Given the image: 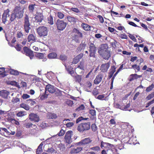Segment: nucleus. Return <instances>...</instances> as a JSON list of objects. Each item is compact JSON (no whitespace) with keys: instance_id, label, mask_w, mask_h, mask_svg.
<instances>
[{"instance_id":"obj_31","label":"nucleus","mask_w":154,"mask_h":154,"mask_svg":"<svg viewBox=\"0 0 154 154\" xmlns=\"http://www.w3.org/2000/svg\"><path fill=\"white\" fill-rule=\"evenodd\" d=\"M75 82L80 83L82 81V76L81 75H77L75 76Z\"/></svg>"},{"instance_id":"obj_46","label":"nucleus","mask_w":154,"mask_h":154,"mask_svg":"<svg viewBox=\"0 0 154 154\" xmlns=\"http://www.w3.org/2000/svg\"><path fill=\"white\" fill-rule=\"evenodd\" d=\"M59 59L62 60H65L67 59V57L64 54L61 55Z\"/></svg>"},{"instance_id":"obj_22","label":"nucleus","mask_w":154,"mask_h":154,"mask_svg":"<svg viewBox=\"0 0 154 154\" xmlns=\"http://www.w3.org/2000/svg\"><path fill=\"white\" fill-rule=\"evenodd\" d=\"M35 18L37 22H41L43 20V16L42 14L39 13L36 15Z\"/></svg>"},{"instance_id":"obj_32","label":"nucleus","mask_w":154,"mask_h":154,"mask_svg":"<svg viewBox=\"0 0 154 154\" xmlns=\"http://www.w3.org/2000/svg\"><path fill=\"white\" fill-rule=\"evenodd\" d=\"M62 91L58 89H55L54 92L55 94L57 96H61L62 95Z\"/></svg>"},{"instance_id":"obj_2","label":"nucleus","mask_w":154,"mask_h":154,"mask_svg":"<svg viewBox=\"0 0 154 154\" xmlns=\"http://www.w3.org/2000/svg\"><path fill=\"white\" fill-rule=\"evenodd\" d=\"M108 48L106 44H103L98 51L100 55L105 60H108L111 56L110 51L108 50Z\"/></svg>"},{"instance_id":"obj_12","label":"nucleus","mask_w":154,"mask_h":154,"mask_svg":"<svg viewBox=\"0 0 154 154\" xmlns=\"http://www.w3.org/2000/svg\"><path fill=\"white\" fill-rule=\"evenodd\" d=\"M92 140L89 138H86L81 140L79 143V144L80 146H82L91 143Z\"/></svg>"},{"instance_id":"obj_45","label":"nucleus","mask_w":154,"mask_h":154,"mask_svg":"<svg viewBox=\"0 0 154 154\" xmlns=\"http://www.w3.org/2000/svg\"><path fill=\"white\" fill-rule=\"evenodd\" d=\"M102 154H112L113 152H112V153L110 151H109V149L107 150V151H106L105 150H103L101 152Z\"/></svg>"},{"instance_id":"obj_41","label":"nucleus","mask_w":154,"mask_h":154,"mask_svg":"<svg viewBox=\"0 0 154 154\" xmlns=\"http://www.w3.org/2000/svg\"><path fill=\"white\" fill-rule=\"evenodd\" d=\"M49 115V118L50 119H55L57 118L56 115L54 113H50Z\"/></svg>"},{"instance_id":"obj_9","label":"nucleus","mask_w":154,"mask_h":154,"mask_svg":"<svg viewBox=\"0 0 154 154\" xmlns=\"http://www.w3.org/2000/svg\"><path fill=\"white\" fill-rule=\"evenodd\" d=\"M29 119L31 121L38 122L40 120L39 116L36 114L31 113L29 115Z\"/></svg>"},{"instance_id":"obj_35","label":"nucleus","mask_w":154,"mask_h":154,"mask_svg":"<svg viewBox=\"0 0 154 154\" xmlns=\"http://www.w3.org/2000/svg\"><path fill=\"white\" fill-rule=\"evenodd\" d=\"M48 20L49 24L51 25H53L54 24L53 17L51 16H50L48 17Z\"/></svg>"},{"instance_id":"obj_17","label":"nucleus","mask_w":154,"mask_h":154,"mask_svg":"<svg viewBox=\"0 0 154 154\" xmlns=\"http://www.w3.org/2000/svg\"><path fill=\"white\" fill-rule=\"evenodd\" d=\"M109 66V64L108 63L103 64L101 66L100 70L103 72H106L107 71Z\"/></svg>"},{"instance_id":"obj_26","label":"nucleus","mask_w":154,"mask_h":154,"mask_svg":"<svg viewBox=\"0 0 154 154\" xmlns=\"http://www.w3.org/2000/svg\"><path fill=\"white\" fill-rule=\"evenodd\" d=\"M66 18L68 20L70 23H75L77 20V19L72 16H68L66 17Z\"/></svg>"},{"instance_id":"obj_30","label":"nucleus","mask_w":154,"mask_h":154,"mask_svg":"<svg viewBox=\"0 0 154 154\" xmlns=\"http://www.w3.org/2000/svg\"><path fill=\"white\" fill-rule=\"evenodd\" d=\"M89 51H97L96 47L94 44L91 43L89 46Z\"/></svg>"},{"instance_id":"obj_37","label":"nucleus","mask_w":154,"mask_h":154,"mask_svg":"<svg viewBox=\"0 0 154 154\" xmlns=\"http://www.w3.org/2000/svg\"><path fill=\"white\" fill-rule=\"evenodd\" d=\"M26 114L25 111H20L17 113L16 115L18 117H21L25 115Z\"/></svg>"},{"instance_id":"obj_19","label":"nucleus","mask_w":154,"mask_h":154,"mask_svg":"<svg viewBox=\"0 0 154 154\" xmlns=\"http://www.w3.org/2000/svg\"><path fill=\"white\" fill-rule=\"evenodd\" d=\"M9 94V92L5 90H3L0 91V95L3 98L7 99Z\"/></svg>"},{"instance_id":"obj_64","label":"nucleus","mask_w":154,"mask_h":154,"mask_svg":"<svg viewBox=\"0 0 154 154\" xmlns=\"http://www.w3.org/2000/svg\"><path fill=\"white\" fill-rule=\"evenodd\" d=\"M71 10L72 11L77 13H78L79 12V10L76 8H71Z\"/></svg>"},{"instance_id":"obj_23","label":"nucleus","mask_w":154,"mask_h":154,"mask_svg":"<svg viewBox=\"0 0 154 154\" xmlns=\"http://www.w3.org/2000/svg\"><path fill=\"white\" fill-rule=\"evenodd\" d=\"M9 72L12 75H17L19 74V73H21L25 75H27L26 73H25L21 72H19L17 70H15L14 69H11L9 70Z\"/></svg>"},{"instance_id":"obj_5","label":"nucleus","mask_w":154,"mask_h":154,"mask_svg":"<svg viewBox=\"0 0 154 154\" xmlns=\"http://www.w3.org/2000/svg\"><path fill=\"white\" fill-rule=\"evenodd\" d=\"M37 32L40 37H44L48 35V30L47 28L44 26H40L37 29Z\"/></svg>"},{"instance_id":"obj_7","label":"nucleus","mask_w":154,"mask_h":154,"mask_svg":"<svg viewBox=\"0 0 154 154\" xmlns=\"http://www.w3.org/2000/svg\"><path fill=\"white\" fill-rule=\"evenodd\" d=\"M10 10L8 9L5 10L2 15V23L5 24L8 21L10 15L9 14Z\"/></svg>"},{"instance_id":"obj_48","label":"nucleus","mask_w":154,"mask_h":154,"mask_svg":"<svg viewBox=\"0 0 154 154\" xmlns=\"http://www.w3.org/2000/svg\"><path fill=\"white\" fill-rule=\"evenodd\" d=\"M132 67L134 69H136L138 71H139L140 70V66H138L136 64L133 65Z\"/></svg>"},{"instance_id":"obj_53","label":"nucleus","mask_w":154,"mask_h":154,"mask_svg":"<svg viewBox=\"0 0 154 154\" xmlns=\"http://www.w3.org/2000/svg\"><path fill=\"white\" fill-rule=\"evenodd\" d=\"M24 125L26 128H30L33 125V124L31 122H29L25 124Z\"/></svg>"},{"instance_id":"obj_59","label":"nucleus","mask_w":154,"mask_h":154,"mask_svg":"<svg viewBox=\"0 0 154 154\" xmlns=\"http://www.w3.org/2000/svg\"><path fill=\"white\" fill-rule=\"evenodd\" d=\"M30 97V96L29 95L26 94H23L22 96L23 98L24 99H27L29 98Z\"/></svg>"},{"instance_id":"obj_36","label":"nucleus","mask_w":154,"mask_h":154,"mask_svg":"<svg viewBox=\"0 0 154 154\" xmlns=\"http://www.w3.org/2000/svg\"><path fill=\"white\" fill-rule=\"evenodd\" d=\"M154 88V85L152 84L151 85H149L148 87L146 88V91L147 92H149L151 91Z\"/></svg>"},{"instance_id":"obj_33","label":"nucleus","mask_w":154,"mask_h":154,"mask_svg":"<svg viewBox=\"0 0 154 154\" xmlns=\"http://www.w3.org/2000/svg\"><path fill=\"white\" fill-rule=\"evenodd\" d=\"M35 5L31 4L29 5L28 7L29 10L30 12L32 13L34 11L35 6Z\"/></svg>"},{"instance_id":"obj_43","label":"nucleus","mask_w":154,"mask_h":154,"mask_svg":"<svg viewBox=\"0 0 154 154\" xmlns=\"http://www.w3.org/2000/svg\"><path fill=\"white\" fill-rule=\"evenodd\" d=\"M66 103L69 106H72L73 104V101L69 100H67L66 101Z\"/></svg>"},{"instance_id":"obj_4","label":"nucleus","mask_w":154,"mask_h":154,"mask_svg":"<svg viewBox=\"0 0 154 154\" xmlns=\"http://www.w3.org/2000/svg\"><path fill=\"white\" fill-rule=\"evenodd\" d=\"M24 19L23 27L24 31L26 32L29 33L31 29L29 17L26 14Z\"/></svg>"},{"instance_id":"obj_56","label":"nucleus","mask_w":154,"mask_h":154,"mask_svg":"<svg viewBox=\"0 0 154 154\" xmlns=\"http://www.w3.org/2000/svg\"><path fill=\"white\" fill-rule=\"evenodd\" d=\"M75 29V30H76V31H75L76 33L78 35H77V36H78V37H79L82 38V33H81V32H80L79 30H77V29Z\"/></svg>"},{"instance_id":"obj_1","label":"nucleus","mask_w":154,"mask_h":154,"mask_svg":"<svg viewBox=\"0 0 154 154\" xmlns=\"http://www.w3.org/2000/svg\"><path fill=\"white\" fill-rule=\"evenodd\" d=\"M24 9L20 6L16 7L13 12L11 15L10 20L11 22L13 21L16 18L20 19L22 17L24 13Z\"/></svg>"},{"instance_id":"obj_21","label":"nucleus","mask_w":154,"mask_h":154,"mask_svg":"<svg viewBox=\"0 0 154 154\" xmlns=\"http://www.w3.org/2000/svg\"><path fill=\"white\" fill-rule=\"evenodd\" d=\"M82 149V147H78L72 148L70 151L71 153H77L80 152Z\"/></svg>"},{"instance_id":"obj_55","label":"nucleus","mask_w":154,"mask_h":154,"mask_svg":"<svg viewBox=\"0 0 154 154\" xmlns=\"http://www.w3.org/2000/svg\"><path fill=\"white\" fill-rule=\"evenodd\" d=\"M89 112L92 116L96 115V111L95 110L90 109L89 110Z\"/></svg>"},{"instance_id":"obj_28","label":"nucleus","mask_w":154,"mask_h":154,"mask_svg":"<svg viewBox=\"0 0 154 154\" xmlns=\"http://www.w3.org/2000/svg\"><path fill=\"white\" fill-rule=\"evenodd\" d=\"M57 54L55 53H51L49 54L48 55V57L50 59H53L56 58Z\"/></svg>"},{"instance_id":"obj_63","label":"nucleus","mask_w":154,"mask_h":154,"mask_svg":"<svg viewBox=\"0 0 154 154\" xmlns=\"http://www.w3.org/2000/svg\"><path fill=\"white\" fill-rule=\"evenodd\" d=\"M98 17L99 19L100 20V22L101 23H103L104 22V20L103 17L100 15H99L98 16Z\"/></svg>"},{"instance_id":"obj_50","label":"nucleus","mask_w":154,"mask_h":154,"mask_svg":"<svg viewBox=\"0 0 154 154\" xmlns=\"http://www.w3.org/2000/svg\"><path fill=\"white\" fill-rule=\"evenodd\" d=\"M130 76L132 77V78L130 79L131 81L133 80L134 79H136L138 78V75L137 74H131L130 75Z\"/></svg>"},{"instance_id":"obj_42","label":"nucleus","mask_w":154,"mask_h":154,"mask_svg":"<svg viewBox=\"0 0 154 154\" xmlns=\"http://www.w3.org/2000/svg\"><path fill=\"white\" fill-rule=\"evenodd\" d=\"M119 44V43L115 40H114L113 42L111 43L112 46L113 48H115L117 46H118Z\"/></svg>"},{"instance_id":"obj_3","label":"nucleus","mask_w":154,"mask_h":154,"mask_svg":"<svg viewBox=\"0 0 154 154\" xmlns=\"http://www.w3.org/2000/svg\"><path fill=\"white\" fill-rule=\"evenodd\" d=\"M91 124L89 122L82 123L78 126L77 130L80 132H83L89 130L90 128Z\"/></svg>"},{"instance_id":"obj_52","label":"nucleus","mask_w":154,"mask_h":154,"mask_svg":"<svg viewBox=\"0 0 154 154\" xmlns=\"http://www.w3.org/2000/svg\"><path fill=\"white\" fill-rule=\"evenodd\" d=\"M42 152V148L38 146L36 152V154H41Z\"/></svg>"},{"instance_id":"obj_34","label":"nucleus","mask_w":154,"mask_h":154,"mask_svg":"<svg viewBox=\"0 0 154 154\" xmlns=\"http://www.w3.org/2000/svg\"><path fill=\"white\" fill-rule=\"evenodd\" d=\"M20 107L23 108L26 110H28L29 109V107L28 105L24 103H22L20 104Z\"/></svg>"},{"instance_id":"obj_49","label":"nucleus","mask_w":154,"mask_h":154,"mask_svg":"<svg viewBox=\"0 0 154 154\" xmlns=\"http://www.w3.org/2000/svg\"><path fill=\"white\" fill-rule=\"evenodd\" d=\"M115 106L116 108L123 110V106H122V105H120L119 103H116Z\"/></svg>"},{"instance_id":"obj_14","label":"nucleus","mask_w":154,"mask_h":154,"mask_svg":"<svg viewBox=\"0 0 154 154\" xmlns=\"http://www.w3.org/2000/svg\"><path fill=\"white\" fill-rule=\"evenodd\" d=\"M89 59L90 60L95 61L97 58L96 55V51H89Z\"/></svg>"},{"instance_id":"obj_13","label":"nucleus","mask_w":154,"mask_h":154,"mask_svg":"<svg viewBox=\"0 0 154 154\" xmlns=\"http://www.w3.org/2000/svg\"><path fill=\"white\" fill-rule=\"evenodd\" d=\"M55 89L56 88L53 86L49 84L47 85L45 87V92L48 91L51 93H53L55 91Z\"/></svg>"},{"instance_id":"obj_15","label":"nucleus","mask_w":154,"mask_h":154,"mask_svg":"<svg viewBox=\"0 0 154 154\" xmlns=\"http://www.w3.org/2000/svg\"><path fill=\"white\" fill-rule=\"evenodd\" d=\"M65 69L69 74L72 76L74 77V71L73 70V68L71 66H67L66 65H64Z\"/></svg>"},{"instance_id":"obj_27","label":"nucleus","mask_w":154,"mask_h":154,"mask_svg":"<svg viewBox=\"0 0 154 154\" xmlns=\"http://www.w3.org/2000/svg\"><path fill=\"white\" fill-rule=\"evenodd\" d=\"M115 69L114 66H112L111 67L109 76V78H111L112 76L114 73L115 72Z\"/></svg>"},{"instance_id":"obj_18","label":"nucleus","mask_w":154,"mask_h":154,"mask_svg":"<svg viewBox=\"0 0 154 154\" xmlns=\"http://www.w3.org/2000/svg\"><path fill=\"white\" fill-rule=\"evenodd\" d=\"M103 78V75L101 74H98L96 76L95 79L94 80V83L95 84H99L102 80Z\"/></svg>"},{"instance_id":"obj_10","label":"nucleus","mask_w":154,"mask_h":154,"mask_svg":"<svg viewBox=\"0 0 154 154\" xmlns=\"http://www.w3.org/2000/svg\"><path fill=\"white\" fill-rule=\"evenodd\" d=\"M72 133V131H69L66 132V134L65 139L66 142L69 144L70 143L72 142L71 137Z\"/></svg>"},{"instance_id":"obj_25","label":"nucleus","mask_w":154,"mask_h":154,"mask_svg":"<svg viewBox=\"0 0 154 154\" xmlns=\"http://www.w3.org/2000/svg\"><path fill=\"white\" fill-rule=\"evenodd\" d=\"M27 39L28 41L31 43L33 42L35 40V37L32 34H29L28 36Z\"/></svg>"},{"instance_id":"obj_60","label":"nucleus","mask_w":154,"mask_h":154,"mask_svg":"<svg viewBox=\"0 0 154 154\" xmlns=\"http://www.w3.org/2000/svg\"><path fill=\"white\" fill-rule=\"evenodd\" d=\"M91 128L92 130L94 131H95L97 130V126L95 124H94L91 125Z\"/></svg>"},{"instance_id":"obj_47","label":"nucleus","mask_w":154,"mask_h":154,"mask_svg":"<svg viewBox=\"0 0 154 154\" xmlns=\"http://www.w3.org/2000/svg\"><path fill=\"white\" fill-rule=\"evenodd\" d=\"M20 101V100L19 98H13L12 100L11 101L12 102H13L14 103H17Z\"/></svg>"},{"instance_id":"obj_11","label":"nucleus","mask_w":154,"mask_h":154,"mask_svg":"<svg viewBox=\"0 0 154 154\" xmlns=\"http://www.w3.org/2000/svg\"><path fill=\"white\" fill-rule=\"evenodd\" d=\"M100 146L101 148L104 147L105 148L106 147L108 148L109 149V151H110L112 153V148L114 147V146L113 145L108 143H104L103 142H102L101 143Z\"/></svg>"},{"instance_id":"obj_24","label":"nucleus","mask_w":154,"mask_h":154,"mask_svg":"<svg viewBox=\"0 0 154 154\" xmlns=\"http://www.w3.org/2000/svg\"><path fill=\"white\" fill-rule=\"evenodd\" d=\"M86 46V44H85V42L83 43V42H82V43L77 48V51H80L82 50H84Z\"/></svg>"},{"instance_id":"obj_20","label":"nucleus","mask_w":154,"mask_h":154,"mask_svg":"<svg viewBox=\"0 0 154 154\" xmlns=\"http://www.w3.org/2000/svg\"><path fill=\"white\" fill-rule=\"evenodd\" d=\"M91 86L92 84L89 81L87 82L84 85L85 90L88 92H90Z\"/></svg>"},{"instance_id":"obj_44","label":"nucleus","mask_w":154,"mask_h":154,"mask_svg":"<svg viewBox=\"0 0 154 154\" xmlns=\"http://www.w3.org/2000/svg\"><path fill=\"white\" fill-rule=\"evenodd\" d=\"M36 56L38 58L41 59H42L44 57V55L42 53H36Z\"/></svg>"},{"instance_id":"obj_38","label":"nucleus","mask_w":154,"mask_h":154,"mask_svg":"<svg viewBox=\"0 0 154 154\" xmlns=\"http://www.w3.org/2000/svg\"><path fill=\"white\" fill-rule=\"evenodd\" d=\"M154 97V92L149 94L146 97V99L147 100H149Z\"/></svg>"},{"instance_id":"obj_40","label":"nucleus","mask_w":154,"mask_h":154,"mask_svg":"<svg viewBox=\"0 0 154 154\" xmlns=\"http://www.w3.org/2000/svg\"><path fill=\"white\" fill-rule=\"evenodd\" d=\"M85 106L84 105L81 104L79 107L75 109V111H79L80 110H83L84 109Z\"/></svg>"},{"instance_id":"obj_16","label":"nucleus","mask_w":154,"mask_h":154,"mask_svg":"<svg viewBox=\"0 0 154 154\" xmlns=\"http://www.w3.org/2000/svg\"><path fill=\"white\" fill-rule=\"evenodd\" d=\"M84 66L83 65L80 64L75 69V72L79 73L81 74L83 73L84 70Z\"/></svg>"},{"instance_id":"obj_6","label":"nucleus","mask_w":154,"mask_h":154,"mask_svg":"<svg viewBox=\"0 0 154 154\" xmlns=\"http://www.w3.org/2000/svg\"><path fill=\"white\" fill-rule=\"evenodd\" d=\"M67 23L63 20L58 19L57 20L56 25L57 29L60 30H63L66 26Z\"/></svg>"},{"instance_id":"obj_54","label":"nucleus","mask_w":154,"mask_h":154,"mask_svg":"<svg viewBox=\"0 0 154 154\" xmlns=\"http://www.w3.org/2000/svg\"><path fill=\"white\" fill-rule=\"evenodd\" d=\"M74 124L73 122H67L66 124V126L67 128H70Z\"/></svg>"},{"instance_id":"obj_58","label":"nucleus","mask_w":154,"mask_h":154,"mask_svg":"<svg viewBox=\"0 0 154 154\" xmlns=\"http://www.w3.org/2000/svg\"><path fill=\"white\" fill-rule=\"evenodd\" d=\"M38 128L36 127V128H33L31 129L30 131V132L32 134H34L37 132Z\"/></svg>"},{"instance_id":"obj_8","label":"nucleus","mask_w":154,"mask_h":154,"mask_svg":"<svg viewBox=\"0 0 154 154\" xmlns=\"http://www.w3.org/2000/svg\"><path fill=\"white\" fill-rule=\"evenodd\" d=\"M24 54L29 56L31 59H32L34 57L33 51L29 49L28 47H25L23 48Z\"/></svg>"},{"instance_id":"obj_29","label":"nucleus","mask_w":154,"mask_h":154,"mask_svg":"<svg viewBox=\"0 0 154 154\" xmlns=\"http://www.w3.org/2000/svg\"><path fill=\"white\" fill-rule=\"evenodd\" d=\"M81 26L83 29L86 31H88L90 29V26L86 24L82 23V24Z\"/></svg>"},{"instance_id":"obj_51","label":"nucleus","mask_w":154,"mask_h":154,"mask_svg":"<svg viewBox=\"0 0 154 154\" xmlns=\"http://www.w3.org/2000/svg\"><path fill=\"white\" fill-rule=\"evenodd\" d=\"M79 61V60L78 58L76 57L73 58L72 63V64H76Z\"/></svg>"},{"instance_id":"obj_57","label":"nucleus","mask_w":154,"mask_h":154,"mask_svg":"<svg viewBox=\"0 0 154 154\" xmlns=\"http://www.w3.org/2000/svg\"><path fill=\"white\" fill-rule=\"evenodd\" d=\"M65 132V131L61 129L60 130L58 134V136H62L64 134Z\"/></svg>"},{"instance_id":"obj_39","label":"nucleus","mask_w":154,"mask_h":154,"mask_svg":"<svg viewBox=\"0 0 154 154\" xmlns=\"http://www.w3.org/2000/svg\"><path fill=\"white\" fill-rule=\"evenodd\" d=\"M57 15L59 18L61 19H63L64 17V14L60 12H58Z\"/></svg>"},{"instance_id":"obj_62","label":"nucleus","mask_w":154,"mask_h":154,"mask_svg":"<svg viewBox=\"0 0 154 154\" xmlns=\"http://www.w3.org/2000/svg\"><path fill=\"white\" fill-rule=\"evenodd\" d=\"M79 37L77 35H75V41L78 43H79L80 42V39L79 38Z\"/></svg>"},{"instance_id":"obj_61","label":"nucleus","mask_w":154,"mask_h":154,"mask_svg":"<svg viewBox=\"0 0 154 154\" xmlns=\"http://www.w3.org/2000/svg\"><path fill=\"white\" fill-rule=\"evenodd\" d=\"M91 149L92 150L99 151L100 150V148L99 146H96L94 147H92L91 148Z\"/></svg>"}]
</instances>
